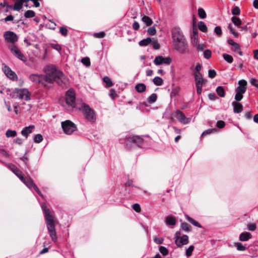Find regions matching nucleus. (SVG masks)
Returning a JSON list of instances; mask_svg holds the SVG:
<instances>
[{"label":"nucleus","mask_w":258,"mask_h":258,"mask_svg":"<svg viewBox=\"0 0 258 258\" xmlns=\"http://www.w3.org/2000/svg\"><path fill=\"white\" fill-rule=\"evenodd\" d=\"M45 75L31 74L29 79L32 82L40 84L47 89H51L53 86L54 82L62 88H67L68 80L63 73L57 70L54 66H48L44 69Z\"/></svg>","instance_id":"obj_1"},{"label":"nucleus","mask_w":258,"mask_h":258,"mask_svg":"<svg viewBox=\"0 0 258 258\" xmlns=\"http://www.w3.org/2000/svg\"><path fill=\"white\" fill-rule=\"evenodd\" d=\"M173 48L180 54L189 52L188 42L182 31L179 27H174L171 31Z\"/></svg>","instance_id":"obj_2"},{"label":"nucleus","mask_w":258,"mask_h":258,"mask_svg":"<svg viewBox=\"0 0 258 258\" xmlns=\"http://www.w3.org/2000/svg\"><path fill=\"white\" fill-rule=\"evenodd\" d=\"M40 206L44 216L45 220L49 234L52 240L55 242L57 240L55 226L56 221L51 214V211L47 207L45 203L40 204Z\"/></svg>","instance_id":"obj_3"},{"label":"nucleus","mask_w":258,"mask_h":258,"mask_svg":"<svg viewBox=\"0 0 258 258\" xmlns=\"http://www.w3.org/2000/svg\"><path fill=\"white\" fill-rule=\"evenodd\" d=\"M78 109L81 111L84 118L89 122L94 123L97 119V116L95 111L90 106L83 103Z\"/></svg>","instance_id":"obj_4"},{"label":"nucleus","mask_w":258,"mask_h":258,"mask_svg":"<svg viewBox=\"0 0 258 258\" xmlns=\"http://www.w3.org/2000/svg\"><path fill=\"white\" fill-rule=\"evenodd\" d=\"M121 144H124L127 148H131L134 145L141 147L143 143V139L138 136L126 137L124 139H120Z\"/></svg>","instance_id":"obj_5"},{"label":"nucleus","mask_w":258,"mask_h":258,"mask_svg":"<svg viewBox=\"0 0 258 258\" xmlns=\"http://www.w3.org/2000/svg\"><path fill=\"white\" fill-rule=\"evenodd\" d=\"M11 96L15 99L28 101L31 99V94L25 88H15L10 94Z\"/></svg>","instance_id":"obj_6"},{"label":"nucleus","mask_w":258,"mask_h":258,"mask_svg":"<svg viewBox=\"0 0 258 258\" xmlns=\"http://www.w3.org/2000/svg\"><path fill=\"white\" fill-rule=\"evenodd\" d=\"M63 132L67 135H71L77 131L76 125L70 120H66L61 122Z\"/></svg>","instance_id":"obj_7"},{"label":"nucleus","mask_w":258,"mask_h":258,"mask_svg":"<svg viewBox=\"0 0 258 258\" xmlns=\"http://www.w3.org/2000/svg\"><path fill=\"white\" fill-rule=\"evenodd\" d=\"M197 93L200 95L202 93L203 85L206 83V80L203 78L200 72H193Z\"/></svg>","instance_id":"obj_8"},{"label":"nucleus","mask_w":258,"mask_h":258,"mask_svg":"<svg viewBox=\"0 0 258 258\" xmlns=\"http://www.w3.org/2000/svg\"><path fill=\"white\" fill-rule=\"evenodd\" d=\"M76 95L75 91L72 89H70L66 93V101L67 104L72 108L78 107L75 103Z\"/></svg>","instance_id":"obj_9"},{"label":"nucleus","mask_w":258,"mask_h":258,"mask_svg":"<svg viewBox=\"0 0 258 258\" xmlns=\"http://www.w3.org/2000/svg\"><path fill=\"white\" fill-rule=\"evenodd\" d=\"M8 47L11 52L15 57L24 62L27 61V58L25 55L21 51L16 45L11 44L9 45Z\"/></svg>","instance_id":"obj_10"},{"label":"nucleus","mask_w":258,"mask_h":258,"mask_svg":"<svg viewBox=\"0 0 258 258\" xmlns=\"http://www.w3.org/2000/svg\"><path fill=\"white\" fill-rule=\"evenodd\" d=\"M3 71L6 76L13 81H16L18 79V76L11 69L5 64H3Z\"/></svg>","instance_id":"obj_11"},{"label":"nucleus","mask_w":258,"mask_h":258,"mask_svg":"<svg viewBox=\"0 0 258 258\" xmlns=\"http://www.w3.org/2000/svg\"><path fill=\"white\" fill-rule=\"evenodd\" d=\"M153 62L156 66H160L162 64L169 65L171 62V59L170 57H164L163 56L158 55L155 57Z\"/></svg>","instance_id":"obj_12"},{"label":"nucleus","mask_w":258,"mask_h":258,"mask_svg":"<svg viewBox=\"0 0 258 258\" xmlns=\"http://www.w3.org/2000/svg\"><path fill=\"white\" fill-rule=\"evenodd\" d=\"M4 37L7 41L12 43L17 41L18 39V37L16 34L10 31L5 32Z\"/></svg>","instance_id":"obj_13"},{"label":"nucleus","mask_w":258,"mask_h":258,"mask_svg":"<svg viewBox=\"0 0 258 258\" xmlns=\"http://www.w3.org/2000/svg\"><path fill=\"white\" fill-rule=\"evenodd\" d=\"M175 113L177 120L182 123L187 124L191 120L190 118L186 117L183 112L179 110H177Z\"/></svg>","instance_id":"obj_14"},{"label":"nucleus","mask_w":258,"mask_h":258,"mask_svg":"<svg viewBox=\"0 0 258 258\" xmlns=\"http://www.w3.org/2000/svg\"><path fill=\"white\" fill-rule=\"evenodd\" d=\"M238 84L239 86L235 89V92H238L239 94H243L246 91L247 82L245 80L242 79L238 82Z\"/></svg>","instance_id":"obj_15"},{"label":"nucleus","mask_w":258,"mask_h":258,"mask_svg":"<svg viewBox=\"0 0 258 258\" xmlns=\"http://www.w3.org/2000/svg\"><path fill=\"white\" fill-rule=\"evenodd\" d=\"M188 237L187 235H183L175 239V242L178 247L186 245L188 243Z\"/></svg>","instance_id":"obj_16"},{"label":"nucleus","mask_w":258,"mask_h":258,"mask_svg":"<svg viewBox=\"0 0 258 258\" xmlns=\"http://www.w3.org/2000/svg\"><path fill=\"white\" fill-rule=\"evenodd\" d=\"M8 167L20 180L22 179L23 174L15 165L10 163L8 165Z\"/></svg>","instance_id":"obj_17"},{"label":"nucleus","mask_w":258,"mask_h":258,"mask_svg":"<svg viewBox=\"0 0 258 258\" xmlns=\"http://www.w3.org/2000/svg\"><path fill=\"white\" fill-rule=\"evenodd\" d=\"M21 180L31 190L32 188L34 189L35 186H36L32 179L30 177H23Z\"/></svg>","instance_id":"obj_18"},{"label":"nucleus","mask_w":258,"mask_h":258,"mask_svg":"<svg viewBox=\"0 0 258 258\" xmlns=\"http://www.w3.org/2000/svg\"><path fill=\"white\" fill-rule=\"evenodd\" d=\"M232 105L233 106L234 112L239 113L242 111L243 106L241 103L236 101H234L232 103Z\"/></svg>","instance_id":"obj_19"},{"label":"nucleus","mask_w":258,"mask_h":258,"mask_svg":"<svg viewBox=\"0 0 258 258\" xmlns=\"http://www.w3.org/2000/svg\"><path fill=\"white\" fill-rule=\"evenodd\" d=\"M24 3H26V1L24 0H16L12 8H13V10L15 11H20L22 9Z\"/></svg>","instance_id":"obj_20"},{"label":"nucleus","mask_w":258,"mask_h":258,"mask_svg":"<svg viewBox=\"0 0 258 258\" xmlns=\"http://www.w3.org/2000/svg\"><path fill=\"white\" fill-rule=\"evenodd\" d=\"M252 235L248 232H244L239 235V240L241 241H246L251 238Z\"/></svg>","instance_id":"obj_21"},{"label":"nucleus","mask_w":258,"mask_h":258,"mask_svg":"<svg viewBox=\"0 0 258 258\" xmlns=\"http://www.w3.org/2000/svg\"><path fill=\"white\" fill-rule=\"evenodd\" d=\"M34 128V125H30L24 127L21 131V134L27 138L28 135L32 132V130Z\"/></svg>","instance_id":"obj_22"},{"label":"nucleus","mask_w":258,"mask_h":258,"mask_svg":"<svg viewBox=\"0 0 258 258\" xmlns=\"http://www.w3.org/2000/svg\"><path fill=\"white\" fill-rule=\"evenodd\" d=\"M184 216L186 218V219L191 224L194 225L195 226H196L199 228H202V226L197 221L191 218L190 216H189L187 214H184Z\"/></svg>","instance_id":"obj_23"},{"label":"nucleus","mask_w":258,"mask_h":258,"mask_svg":"<svg viewBox=\"0 0 258 258\" xmlns=\"http://www.w3.org/2000/svg\"><path fill=\"white\" fill-rule=\"evenodd\" d=\"M136 90L140 93L145 92L146 90V86L144 83H139L135 86Z\"/></svg>","instance_id":"obj_24"},{"label":"nucleus","mask_w":258,"mask_h":258,"mask_svg":"<svg viewBox=\"0 0 258 258\" xmlns=\"http://www.w3.org/2000/svg\"><path fill=\"white\" fill-rule=\"evenodd\" d=\"M176 219L173 216H168L165 220V223L167 225L174 226L176 224Z\"/></svg>","instance_id":"obj_25"},{"label":"nucleus","mask_w":258,"mask_h":258,"mask_svg":"<svg viewBox=\"0 0 258 258\" xmlns=\"http://www.w3.org/2000/svg\"><path fill=\"white\" fill-rule=\"evenodd\" d=\"M180 230H182L185 232H190L192 230V227L188 223L183 222L180 224Z\"/></svg>","instance_id":"obj_26"},{"label":"nucleus","mask_w":258,"mask_h":258,"mask_svg":"<svg viewBox=\"0 0 258 258\" xmlns=\"http://www.w3.org/2000/svg\"><path fill=\"white\" fill-rule=\"evenodd\" d=\"M231 50L237 53L240 56H242L243 55V53L241 51L240 46L239 44L237 43L232 46Z\"/></svg>","instance_id":"obj_27"},{"label":"nucleus","mask_w":258,"mask_h":258,"mask_svg":"<svg viewBox=\"0 0 258 258\" xmlns=\"http://www.w3.org/2000/svg\"><path fill=\"white\" fill-rule=\"evenodd\" d=\"M142 20L147 26H151L153 24L152 20L145 15L142 16Z\"/></svg>","instance_id":"obj_28"},{"label":"nucleus","mask_w":258,"mask_h":258,"mask_svg":"<svg viewBox=\"0 0 258 258\" xmlns=\"http://www.w3.org/2000/svg\"><path fill=\"white\" fill-rule=\"evenodd\" d=\"M216 93L220 97H224L225 96V92L223 86H218L216 90Z\"/></svg>","instance_id":"obj_29"},{"label":"nucleus","mask_w":258,"mask_h":258,"mask_svg":"<svg viewBox=\"0 0 258 258\" xmlns=\"http://www.w3.org/2000/svg\"><path fill=\"white\" fill-rule=\"evenodd\" d=\"M152 42V39L150 37H147L141 40L139 44L141 46H145Z\"/></svg>","instance_id":"obj_30"},{"label":"nucleus","mask_w":258,"mask_h":258,"mask_svg":"<svg viewBox=\"0 0 258 258\" xmlns=\"http://www.w3.org/2000/svg\"><path fill=\"white\" fill-rule=\"evenodd\" d=\"M103 81L105 83V87L106 88L110 87L113 86V83L108 77H104L103 78Z\"/></svg>","instance_id":"obj_31"},{"label":"nucleus","mask_w":258,"mask_h":258,"mask_svg":"<svg viewBox=\"0 0 258 258\" xmlns=\"http://www.w3.org/2000/svg\"><path fill=\"white\" fill-rule=\"evenodd\" d=\"M231 21L236 26L239 27L242 24V21L238 17L233 16L231 18Z\"/></svg>","instance_id":"obj_32"},{"label":"nucleus","mask_w":258,"mask_h":258,"mask_svg":"<svg viewBox=\"0 0 258 258\" xmlns=\"http://www.w3.org/2000/svg\"><path fill=\"white\" fill-rule=\"evenodd\" d=\"M17 133L16 131L8 130L6 133V136L7 138H13L17 136Z\"/></svg>","instance_id":"obj_33"},{"label":"nucleus","mask_w":258,"mask_h":258,"mask_svg":"<svg viewBox=\"0 0 258 258\" xmlns=\"http://www.w3.org/2000/svg\"><path fill=\"white\" fill-rule=\"evenodd\" d=\"M198 28L201 31L206 32L207 31V27L205 23L203 21H200L198 23Z\"/></svg>","instance_id":"obj_34"},{"label":"nucleus","mask_w":258,"mask_h":258,"mask_svg":"<svg viewBox=\"0 0 258 258\" xmlns=\"http://www.w3.org/2000/svg\"><path fill=\"white\" fill-rule=\"evenodd\" d=\"M157 99V96L156 94L153 93L147 99V102L149 103L152 104L154 103Z\"/></svg>","instance_id":"obj_35"},{"label":"nucleus","mask_w":258,"mask_h":258,"mask_svg":"<svg viewBox=\"0 0 258 258\" xmlns=\"http://www.w3.org/2000/svg\"><path fill=\"white\" fill-rule=\"evenodd\" d=\"M223 57L224 59V60L228 63H231L233 61V57L230 54L224 53L223 54Z\"/></svg>","instance_id":"obj_36"},{"label":"nucleus","mask_w":258,"mask_h":258,"mask_svg":"<svg viewBox=\"0 0 258 258\" xmlns=\"http://www.w3.org/2000/svg\"><path fill=\"white\" fill-rule=\"evenodd\" d=\"M163 81L162 79L159 77H156L153 79V83L156 86H161L162 85Z\"/></svg>","instance_id":"obj_37"},{"label":"nucleus","mask_w":258,"mask_h":258,"mask_svg":"<svg viewBox=\"0 0 258 258\" xmlns=\"http://www.w3.org/2000/svg\"><path fill=\"white\" fill-rule=\"evenodd\" d=\"M198 16L201 19H202L206 18V13L203 8H199L198 9Z\"/></svg>","instance_id":"obj_38"},{"label":"nucleus","mask_w":258,"mask_h":258,"mask_svg":"<svg viewBox=\"0 0 258 258\" xmlns=\"http://www.w3.org/2000/svg\"><path fill=\"white\" fill-rule=\"evenodd\" d=\"M234 245L236 246L237 249L239 251H244L246 250V247L245 246L243 245L240 242H236L234 243Z\"/></svg>","instance_id":"obj_39"},{"label":"nucleus","mask_w":258,"mask_h":258,"mask_svg":"<svg viewBox=\"0 0 258 258\" xmlns=\"http://www.w3.org/2000/svg\"><path fill=\"white\" fill-rule=\"evenodd\" d=\"M24 16L26 18H33L35 16V13L32 10H28L25 13Z\"/></svg>","instance_id":"obj_40"},{"label":"nucleus","mask_w":258,"mask_h":258,"mask_svg":"<svg viewBox=\"0 0 258 258\" xmlns=\"http://www.w3.org/2000/svg\"><path fill=\"white\" fill-rule=\"evenodd\" d=\"M43 140V137L41 134H37L35 135L34 138V141L35 143H39Z\"/></svg>","instance_id":"obj_41"},{"label":"nucleus","mask_w":258,"mask_h":258,"mask_svg":"<svg viewBox=\"0 0 258 258\" xmlns=\"http://www.w3.org/2000/svg\"><path fill=\"white\" fill-rule=\"evenodd\" d=\"M49 45L51 46V47L52 48H53L54 49H55L59 52L60 51V50H61V46L58 43H49Z\"/></svg>","instance_id":"obj_42"},{"label":"nucleus","mask_w":258,"mask_h":258,"mask_svg":"<svg viewBox=\"0 0 258 258\" xmlns=\"http://www.w3.org/2000/svg\"><path fill=\"white\" fill-rule=\"evenodd\" d=\"M194 248L195 247L193 245H190L188 248L186 249L185 254L187 257L191 255Z\"/></svg>","instance_id":"obj_43"},{"label":"nucleus","mask_w":258,"mask_h":258,"mask_svg":"<svg viewBox=\"0 0 258 258\" xmlns=\"http://www.w3.org/2000/svg\"><path fill=\"white\" fill-rule=\"evenodd\" d=\"M147 32L150 35H154L156 33V30L155 26L151 27L148 29Z\"/></svg>","instance_id":"obj_44"},{"label":"nucleus","mask_w":258,"mask_h":258,"mask_svg":"<svg viewBox=\"0 0 258 258\" xmlns=\"http://www.w3.org/2000/svg\"><path fill=\"white\" fill-rule=\"evenodd\" d=\"M193 45L194 46L196 47L197 49L199 50H203L204 48V45L203 44H198L197 42H196V40H194V42L193 43Z\"/></svg>","instance_id":"obj_45"},{"label":"nucleus","mask_w":258,"mask_h":258,"mask_svg":"<svg viewBox=\"0 0 258 258\" xmlns=\"http://www.w3.org/2000/svg\"><path fill=\"white\" fill-rule=\"evenodd\" d=\"M160 252L164 255H166L168 253V249L164 246H161L159 247Z\"/></svg>","instance_id":"obj_46"},{"label":"nucleus","mask_w":258,"mask_h":258,"mask_svg":"<svg viewBox=\"0 0 258 258\" xmlns=\"http://www.w3.org/2000/svg\"><path fill=\"white\" fill-rule=\"evenodd\" d=\"M81 61L86 67L90 66L91 64L90 59L88 57H84L82 58Z\"/></svg>","instance_id":"obj_47"},{"label":"nucleus","mask_w":258,"mask_h":258,"mask_svg":"<svg viewBox=\"0 0 258 258\" xmlns=\"http://www.w3.org/2000/svg\"><path fill=\"white\" fill-rule=\"evenodd\" d=\"M228 28L229 30L230 33L232 34L235 37H237L238 34L234 30L231 24L228 25Z\"/></svg>","instance_id":"obj_48"},{"label":"nucleus","mask_w":258,"mask_h":258,"mask_svg":"<svg viewBox=\"0 0 258 258\" xmlns=\"http://www.w3.org/2000/svg\"><path fill=\"white\" fill-rule=\"evenodd\" d=\"M216 131L215 128L208 129L205 131L202 134L201 136L204 137L206 135H209Z\"/></svg>","instance_id":"obj_49"},{"label":"nucleus","mask_w":258,"mask_h":258,"mask_svg":"<svg viewBox=\"0 0 258 258\" xmlns=\"http://www.w3.org/2000/svg\"><path fill=\"white\" fill-rule=\"evenodd\" d=\"M204 56L206 59H209L211 56V51L209 49H206L204 51Z\"/></svg>","instance_id":"obj_50"},{"label":"nucleus","mask_w":258,"mask_h":258,"mask_svg":"<svg viewBox=\"0 0 258 258\" xmlns=\"http://www.w3.org/2000/svg\"><path fill=\"white\" fill-rule=\"evenodd\" d=\"M240 13V10L238 7H235L232 10V14L233 15H238Z\"/></svg>","instance_id":"obj_51"},{"label":"nucleus","mask_w":258,"mask_h":258,"mask_svg":"<svg viewBox=\"0 0 258 258\" xmlns=\"http://www.w3.org/2000/svg\"><path fill=\"white\" fill-rule=\"evenodd\" d=\"M247 229L250 231H253L256 228V225L254 223L249 224L247 225Z\"/></svg>","instance_id":"obj_52"},{"label":"nucleus","mask_w":258,"mask_h":258,"mask_svg":"<svg viewBox=\"0 0 258 258\" xmlns=\"http://www.w3.org/2000/svg\"><path fill=\"white\" fill-rule=\"evenodd\" d=\"M214 32L218 36H220L222 35V30L220 26H216L214 29Z\"/></svg>","instance_id":"obj_53"},{"label":"nucleus","mask_w":258,"mask_h":258,"mask_svg":"<svg viewBox=\"0 0 258 258\" xmlns=\"http://www.w3.org/2000/svg\"><path fill=\"white\" fill-rule=\"evenodd\" d=\"M216 75V72L214 70H209L208 71V76L210 78L213 79L215 77Z\"/></svg>","instance_id":"obj_54"},{"label":"nucleus","mask_w":258,"mask_h":258,"mask_svg":"<svg viewBox=\"0 0 258 258\" xmlns=\"http://www.w3.org/2000/svg\"><path fill=\"white\" fill-rule=\"evenodd\" d=\"M151 43L154 49H158L160 48V44H159L157 40L153 41H152V42Z\"/></svg>","instance_id":"obj_55"},{"label":"nucleus","mask_w":258,"mask_h":258,"mask_svg":"<svg viewBox=\"0 0 258 258\" xmlns=\"http://www.w3.org/2000/svg\"><path fill=\"white\" fill-rule=\"evenodd\" d=\"M59 32L63 36H66L68 34V30L66 28L63 27H61L59 28Z\"/></svg>","instance_id":"obj_56"},{"label":"nucleus","mask_w":258,"mask_h":258,"mask_svg":"<svg viewBox=\"0 0 258 258\" xmlns=\"http://www.w3.org/2000/svg\"><path fill=\"white\" fill-rule=\"evenodd\" d=\"M225 123L224 121L222 120H218L217 122L216 126L219 128H223L225 126Z\"/></svg>","instance_id":"obj_57"},{"label":"nucleus","mask_w":258,"mask_h":258,"mask_svg":"<svg viewBox=\"0 0 258 258\" xmlns=\"http://www.w3.org/2000/svg\"><path fill=\"white\" fill-rule=\"evenodd\" d=\"M133 209L137 212H141V207L139 204H135L132 206Z\"/></svg>","instance_id":"obj_58"},{"label":"nucleus","mask_w":258,"mask_h":258,"mask_svg":"<svg viewBox=\"0 0 258 258\" xmlns=\"http://www.w3.org/2000/svg\"><path fill=\"white\" fill-rule=\"evenodd\" d=\"M109 95L112 98V99H114L116 96H117V94L116 93V92L113 89H111L109 91Z\"/></svg>","instance_id":"obj_59"},{"label":"nucleus","mask_w":258,"mask_h":258,"mask_svg":"<svg viewBox=\"0 0 258 258\" xmlns=\"http://www.w3.org/2000/svg\"><path fill=\"white\" fill-rule=\"evenodd\" d=\"M250 84L258 89V80L255 79H251L250 81Z\"/></svg>","instance_id":"obj_60"},{"label":"nucleus","mask_w":258,"mask_h":258,"mask_svg":"<svg viewBox=\"0 0 258 258\" xmlns=\"http://www.w3.org/2000/svg\"><path fill=\"white\" fill-rule=\"evenodd\" d=\"M208 98L211 100H215L218 99L214 93H209L208 94Z\"/></svg>","instance_id":"obj_61"},{"label":"nucleus","mask_w":258,"mask_h":258,"mask_svg":"<svg viewBox=\"0 0 258 258\" xmlns=\"http://www.w3.org/2000/svg\"><path fill=\"white\" fill-rule=\"evenodd\" d=\"M163 238H158L156 236H155L154 238V242L158 244H162L163 242Z\"/></svg>","instance_id":"obj_62"},{"label":"nucleus","mask_w":258,"mask_h":258,"mask_svg":"<svg viewBox=\"0 0 258 258\" xmlns=\"http://www.w3.org/2000/svg\"><path fill=\"white\" fill-rule=\"evenodd\" d=\"M243 98V94H239L238 92H236V94L235 95V99L237 101H239L241 100V99Z\"/></svg>","instance_id":"obj_63"},{"label":"nucleus","mask_w":258,"mask_h":258,"mask_svg":"<svg viewBox=\"0 0 258 258\" xmlns=\"http://www.w3.org/2000/svg\"><path fill=\"white\" fill-rule=\"evenodd\" d=\"M14 20L13 16L10 15L6 17L5 18L2 19L1 21H5V22L12 21Z\"/></svg>","instance_id":"obj_64"}]
</instances>
